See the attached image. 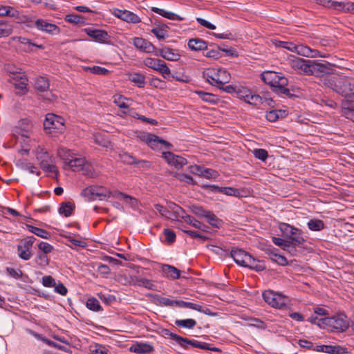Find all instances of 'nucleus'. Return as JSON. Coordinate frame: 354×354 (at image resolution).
Listing matches in <instances>:
<instances>
[{"label":"nucleus","instance_id":"obj_1","mask_svg":"<svg viewBox=\"0 0 354 354\" xmlns=\"http://www.w3.org/2000/svg\"><path fill=\"white\" fill-rule=\"evenodd\" d=\"M279 229L280 230L282 236L290 243L292 249L295 250L297 246L304 248L306 240L304 238V232L297 227H294L286 223H279Z\"/></svg>","mask_w":354,"mask_h":354},{"label":"nucleus","instance_id":"obj_2","mask_svg":"<svg viewBox=\"0 0 354 354\" xmlns=\"http://www.w3.org/2000/svg\"><path fill=\"white\" fill-rule=\"evenodd\" d=\"M162 333L164 336L170 337L185 349H188L189 346H192V347L201 348L203 350H208L216 352L221 351V350L217 347L210 346L208 343L201 342L195 339H189L187 337H183L176 333L171 332L169 329L167 328L162 329Z\"/></svg>","mask_w":354,"mask_h":354},{"label":"nucleus","instance_id":"obj_3","mask_svg":"<svg viewBox=\"0 0 354 354\" xmlns=\"http://www.w3.org/2000/svg\"><path fill=\"white\" fill-rule=\"evenodd\" d=\"M44 128L46 133L55 136L65 130L64 120L54 113H47L44 122Z\"/></svg>","mask_w":354,"mask_h":354},{"label":"nucleus","instance_id":"obj_4","mask_svg":"<svg viewBox=\"0 0 354 354\" xmlns=\"http://www.w3.org/2000/svg\"><path fill=\"white\" fill-rule=\"evenodd\" d=\"M261 79L265 84L270 86L271 91L274 93L276 92L277 87L281 84H288V80L283 73L272 71H266L261 73Z\"/></svg>","mask_w":354,"mask_h":354},{"label":"nucleus","instance_id":"obj_5","mask_svg":"<svg viewBox=\"0 0 354 354\" xmlns=\"http://www.w3.org/2000/svg\"><path fill=\"white\" fill-rule=\"evenodd\" d=\"M203 77L211 85L217 88L228 82L230 77V73L225 70L219 69L216 71L209 68L203 73Z\"/></svg>","mask_w":354,"mask_h":354},{"label":"nucleus","instance_id":"obj_6","mask_svg":"<svg viewBox=\"0 0 354 354\" xmlns=\"http://www.w3.org/2000/svg\"><path fill=\"white\" fill-rule=\"evenodd\" d=\"M310 68L308 75H314L324 78L328 75H333L335 65L327 61L319 62L317 60H311Z\"/></svg>","mask_w":354,"mask_h":354},{"label":"nucleus","instance_id":"obj_7","mask_svg":"<svg viewBox=\"0 0 354 354\" xmlns=\"http://www.w3.org/2000/svg\"><path fill=\"white\" fill-rule=\"evenodd\" d=\"M337 93L344 97L342 102H354V79L342 76Z\"/></svg>","mask_w":354,"mask_h":354},{"label":"nucleus","instance_id":"obj_8","mask_svg":"<svg viewBox=\"0 0 354 354\" xmlns=\"http://www.w3.org/2000/svg\"><path fill=\"white\" fill-rule=\"evenodd\" d=\"M236 97L243 100L246 103L259 107L263 104V97L259 95L254 94L247 87L239 86H236L235 92Z\"/></svg>","mask_w":354,"mask_h":354},{"label":"nucleus","instance_id":"obj_9","mask_svg":"<svg viewBox=\"0 0 354 354\" xmlns=\"http://www.w3.org/2000/svg\"><path fill=\"white\" fill-rule=\"evenodd\" d=\"M329 323V328L335 329L339 332L345 331L349 327V319L344 313H339L330 317V319H327Z\"/></svg>","mask_w":354,"mask_h":354},{"label":"nucleus","instance_id":"obj_10","mask_svg":"<svg viewBox=\"0 0 354 354\" xmlns=\"http://www.w3.org/2000/svg\"><path fill=\"white\" fill-rule=\"evenodd\" d=\"M262 296L265 302L273 308L282 309L286 307L285 297L280 295L274 294L272 290H265Z\"/></svg>","mask_w":354,"mask_h":354},{"label":"nucleus","instance_id":"obj_11","mask_svg":"<svg viewBox=\"0 0 354 354\" xmlns=\"http://www.w3.org/2000/svg\"><path fill=\"white\" fill-rule=\"evenodd\" d=\"M311 60L297 57L295 55H290L288 58V64L292 68L300 70L304 74L307 75L310 68Z\"/></svg>","mask_w":354,"mask_h":354},{"label":"nucleus","instance_id":"obj_12","mask_svg":"<svg viewBox=\"0 0 354 354\" xmlns=\"http://www.w3.org/2000/svg\"><path fill=\"white\" fill-rule=\"evenodd\" d=\"M84 31L96 42L106 44H110L111 36L105 30L86 28L84 29Z\"/></svg>","mask_w":354,"mask_h":354},{"label":"nucleus","instance_id":"obj_13","mask_svg":"<svg viewBox=\"0 0 354 354\" xmlns=\"http://www.w3.org/2000/svg\"><path fill=\"white\" fill-rule=\"evenodd\" d=\"M120 160L126 165H136L138 167H149L150 163L149 161L137 160L136 157L126 151H121L118 154Z\"/></svg>","mask_w":354,"mask_h":354},{"label":"nucleus","instance_id":"obj_14","mask_svg":"<svg viewBox=\"0 0 354 354\" xmlns=\"http://www.w3.org/2000/svg\"><path fill=\"white\" fill-rule=\"evenodd\" d=\"M162 157L169 165H173L177 169L182 168L187 164V161L185 158L176 155L171 151L162 152Z\"/></svg>","mask_w":354,"mask_h":354},{"label":"nucleus","instance_id":"obj_15","mask_svg":"<svg viewBox=\"0 0 354 354\" xmlns=\"http://www.w3.org/2000/svg\"><path fill=\"white\" fill-rule=\"evenodd\" d=\"M67 165L73 171H84L85 174L88 175V171L90 172V165L86 164V160L84 158H76L75 156L67 162Z\"/></svg>","mask_w":354,"mask_h":354},{"label":"nucleus","instance_id":"obj_16","mask_svg":"<svg viewBox=\"0 0 354 354\" xmlns=\"http://www.w3.org/2000/svg\"><path fill=\"white\" fill-rule=\"evenodd\" d=\"M35 26L40 30L51 35H57L60 32V28L54 24L47 22L42 19H38L35 21Z\"/></svg>","mask_w":354,"mask_h":354},{"label":"nucleus","instance_id":"obj_17","mask_svg":"<svg viewBox=\"0 0 354 354\" xmlns=\"http://www.w3.org/2000/svg\"><path fill=\"white\" fill-rule=\"evenodd\" d=\"M250 254L249 252L241 248L233 249L230 252V256L235 263L242 267L244 266L245 263H249L248 261H246Z\"/></svg>","mask_w":354,"mask_h":354},{"label":"nucleus","instance_id":"obj_18","mask_svg":"<svg viewBox=\"0 0 354 354\" xmlns=\"http://www.w3.org/2000/svg\"><path fill=\"white\" fill-rule=\"evenodd\" d=\"M133 44L136 48L147 53H151L155 49V46L152 43L142 37H135Z\"/></svg>","mask_w":354,"mask_h":354},{"label":"nucleus","instance_id":"obj_19","mask_svg":"<svg viewBox=\"0 0 354 354\" xmlns=\"http://www.w3.org/2000/svg\"><path fill=\"white\" fill-rule=\"evenodd\" d=\"M129 351L138 354H146L154 351V347L149 343L136 342L131 345Z\"/></svg>","mask_w":354,"mask_h":354},{"label":"nucleus","instance_id":"obj_20","mask_svg":"<svg viewBox=\"0 0 354 354\" xmlns=\"http://www.w3.org/2000/svg\"><path fill=\"white\" fill-rule=\"evenodd\" d=\"M250 263H245L244 266L245 268H248L250 270H255L256 272H261L266 269L265 263L263 261H261L255 259L251 254L247 259V261Z\"/></svg>","mask_w":354,"mask_h":354},{"label":"nucleus","instance_id":"obj_21","mask_svg":"<svg viewBox=\"0 0 354 354\" xmlns=\"http://www.w3.org/2000/svg\"><path fill=\"white\" fill-rule=\"evenodd\" d=\"M31 247L22 239L17 245V254L20 259L27 261L32 257Z\"/></svg>","mask_w":354,"mask_h":354},{"label":"nucleus","instance_id":"obj_22","mask_svg":"<svg viewBox=\"0 0 354 354\" xmlns=\"http://www.w3.org/2000/svg\"><path fill=\"white\" fill-rule=\"evenodd\" d=\"M342 75H335L333 76H330L329 75L325 76L322 81L323 84L332 89L335 92H337V88L339 87V83L340 82Z\"/></svg>","mask_w":354,"mask_h":354},{"label":"nucleus","instance_id":"obj_23","mask_svg":"<svg viewBox=\"0 0 354 354\" xmlns=\"http://www.w3.org/2000/svg\"><path fill=\"white\" fill-rule=\"evenodd\" d=\"M189 48L194 51H200L207 49L208 43L201 38L189 39L187 43Z\"/></svg>","mask_w":354,"mask_h":354},{"label":"nucleus","instance_id":"obj_24","mask_svg":"<svg viewBox=\"0 0 354 354\" xmlns=\"http://www.w3.org/2000/svg\"><path fill=\"white\" fill-rule=\"evenodd\" d=\"M17 79L14 78L15 80L14 82L15 88L18 90L17 94L24 95L28 91V78L25 75H17Z\"/></svg>","mask_w":354,"mask_h":354},{"label":"nucleus","instance_id":"obj_25","mask_svg":"<svg viewBox=\"0 0 354 354\" xmlns=\"http://www.w3.org/2000/svg\"><path fill=\"white\" fill-rule=\"evenodd\" d=\"M276 47H280L285 49H287L291 52H294L299 55L300 53V48L301 47V44H295L290 41H284L279 40H274L273 42Z\"/></svg>","mask_w":354,"mask_h":354},{"label":"nucleus","instance_id":"obj_26","mask_svg":"<svg viewBox=\"0 0 354 354\" xmlns=\"http://www.w3.org/2000/svg\"><path fill=\"white\" fill-rule=\"evenodd\" d=\"M162 270L165 277L167 278L177 279L180 277V270L173 266L164 264L162 265Z\"/></svg>","mask_w":354,"mask_h":354},{"label":"nucleus","instance_id":"obj_27","mask_svg":"<svg viewBox=\"0 0 354 354\" xmlns=\"http://www.w3.org/2000/svg\"><path fill=\"white\" fill-rule=\"evenodd\" d=\"M52 162L53 160L51 158L41 160L39 162V165L43 171L53 173L55 174L56 178H57V176L59 175V171L57 167L55 165L52 164Z\"/></svg>","mask_w":354,"mask_h":354},{"label":"nucleus","instance_id":"obj_28","mask_svg":"<svg viewBox=\"0 0 354 354\" xmlns=\"http://www.w3.org/2000/svg\"><path fill=\"white\" fill-rule=\"evenodd\" d=\"M19 127H15V132L19 135H21L22 137L29 138L28 134L29 127L30 126L29 120L22 119L19 120Z\"/></svg>","mask_w":354,"mask_h":354},{"label":"nucleus","instance_id":"obj_29","mask_svg":"<svg viewBox=\"0 0 354 354\" xmlns=\"http://www.w3.org/2000/svg\"><path fill=\"white\" fill-rule=\"evenodd\" d=\"M151 11L161 15L163 17H165V18L171 19V20H178V21L184 20V18L180 17V15L175 14L174 12H168L164 9L158 8L156 7H152Z\"/></svg>","mask_w":354,"mask_h":354},{"label":"nucleus","instance_id":"obj_30","mask_svg":"<svg viewBox=\"0 0 354 354\" xmlns=\"http://www.w3.org/2000/svg\"><path fill=\"white\" fill-rule=\"evenodd\" d=\"M75 209V205L74 203L69 201L63 202L60 204V206L58 209V212L60 214L64 215L66 217H68L73 214Z\"/></svg>","mask_w":354,"mask_h":354},{"label":"nucleus","instance_id":"obj_31","mask_svg":"<svg viewBox=\"0 0 354 354\" xmlns=\"http://www.w3.org/2000/svg\"><path fill=\"white\" fill-rule=\"evenodd\" d=\"M133 280L134 281L133 284L136 286H142L147 289L152 290H157V286L153 283V281L151 280L139 277H134V279Z\"/></svg>","mask_w":354,"mask_h":354},{"label":"nucleus","instance_id":"obj_32","mask_svg":"<svg viewBox=\"0 0 354 354\" xmlns=\"http://www.w3.org/2000/svg\"><path fill=\"white\" fill-rule=\"evenodd\" d=\"M196 93L204 102H209L212 104H216L220 101L218 95L207 93L203 91H196Z\"/></svg>","mask_w":354,"mask_h":354},{"label":"nucleus","instance_id":"obj_33","mask_svg":"<svg viewBox=\"0 0 354 354\" xmlns=\"http://www.w3.org/2000/svg\"><path fill=\"white\" fill-rule=\"evenodd\" d=\"M26 227L30 232L41 238L49 239L51 237L50 232L44 229L39 228L29 224H26Z\"/></svg>","mask_w":354,"mask_h":354},{"label":"nucleus","instance_id":"obj_34","mask_svg":"<svg viewBox=\"0 0 354 354\" xmlns=\"http://www.w3.org/2000/svg\"><path fill=\"white\" fill-rule=\"evenodd\" d=\"M64 20L74 25H84L86 24V18L82 15L73 13L66 15Z\"/></svg>","mask_w":354,"mask_h":354},{"label":"nucleus","instance_id":"obj_35","mask_svg":"<svg viewBox=\"0 0 354 354\" xmlns=\"http://www.w3.org/2000/svg\"><path fill=\"white\" fill-rule=\"evenodd\" d=\"M142 140L145 141L147 144L153 150L157 149L158 148V145L160 144V138L152 133L145 135Z\"/></svg>","mask_w":354,"mask_h":354},{"label":"nucleus","instance_id":"obj_36","mask_svg":"<svg viewBox=\"0 0 354 354\" xmlns=\"http://www.w3.org/2000/svg\"><path fill=\"white\" fill-rule=\"evenodd\" d=\"M168 207L169 209H171V210L169 213L171 214L172 216H174V218H171V219L174 221H176L177 223L183 224V221L180 220H178V217L179 216L180 212H181L183 214L185 213V209H183L178 205L176 204L175 203H173V202H169L168 203Z\"/></svg>","mask_w":354,"mask_h":354},{"label":"nucleus","instance_id":"obj_37","mask_svg":"<svg viewBox=\"0 0 354 354\" xmlns=\"http://www.w3.org/2000/svg\"><path fill=\"white\" fill-rule=\"evenodd\" d=\"M49 80L44 77H39L36 78L35 82V88L39 92H44L49 88Z\"/></svg>","mask_w":354,"mask_h":354},{"label":"nucleus","instance_id":"obj_38","mask_svg":"<svg viewBox=\"0 0 354 354\" xmlns=\"http://www.w3.org/2000/svg\"><path fill=\"white\" fill-rule=\"evenodd\" d=\"M206 219L207 223L214 228L221 229L223 226V221L218 218L212 211L209 212Z\"/></svg>","mask_w":354,"mask_h":354},{"label":"nucleus","instance_id":"obj_39","mask_svg":"<svg viewBox=\"0 0 354 354\" xmlns=\"http://www.w3.org/2000/svg\"><path fill=\"white\" fill-rule=\"evenodd\" d=\"M300 49V53L299 55L306 57H323L320 55L319 51L317 50L311 49L307 46H304L301 44V47Z\"/></svg>","mask_w":354,"mask_h":354},{"label":"nucleus","instance_id":"obj_40","mask_svg":"<svg viewBox=\"0 0 354 354\" xmlns=\"http://www.w3.org/2000/svg\"><path fill=\"white\" fill-rule=\"evenodd\" d=\"M286 86L287 85L281 84L280 86H277L276 88L275 93L279 95H285L287 97L290 98V99H294V98L297 97V95L291 93V91H294L293 87H292L290 88H287Z\"/></svg>","mask_w":354,"mask_h":354},{"label":"nucleus","instance_id":"obj_41","mask_svg":"<svg viewBox=\"0 0 354 354\" xmlns=\"http://www.w3.org/2000/svg\"><path fill=\"white\" fill-rule=\"evenodd\" d=\"M308 227L311 231H321L326 227L325 223L321 219H310L307 223Z\"/></svg>","mask_w":354,"mask_h":354},{"label":"nucleus","instance_id":"obj_42","mask_svg":"<svg viewBox=\"0 0 354 354\" xmlns=\"http://www.w3.org/2000/svg\"><path fill=\"white\" fill-rule=\"evenodd\" d=\"M57 156L63 160L64 163L67 165V162L71 161L75 154L70 149L61 147L57 149Z\"/></svg>","mask_w":354,"mask_h":354},{"label":"nucleus","instance_id":"obj_43","mask_svg":"<svg viewBox=\"0 0 354 354\" xmlns=\"http://www.w3.org/2000/svg\"><path fill=\"white\" fill-rule=\"evenodd\" d=\"M191 212L200 218H206L209 210L204 209L201 205H192L189 207Z\"/></svg>","mask_w":354,"mask_h":354},{"label":"nucleus","instance_id":"obj_44","mask_svg":"<svg viewBox=\"0 0 354 354\" xmlns=\"http://www.w3.org/2000/svg\"><path fill=\"white\" fill-rule=\"evenodd\" d=\"M12 26L6 21L0 20V38L8 37L12 33Z\"/></svg>","mask_w":354,"mask_h":354},{"label":"nucleus","instance_id":"obj_45","mask_svg":"<svg viewBox=\"0 0 354 354\" xmlns=\"http://www.w3.org/2000/svg\"><path fill=\"white\" fill-rule=\"evenodd\" d=\"M122 20L133 24H138L141 21L140 18L133 12L127 10H124L123 16H122Z\"/></svg>","mask_w":354,"mask_h":354},{"label":"nucleus","instance_id":"obj_46","mask_svg":"<svg viewBox=\"0 0 354 354\" xmlns=\"http://www.w3.org/2000/svg\"><path fill=\"white\" fill-rule=\"evenodd\" d=\"M353 102H342L343 113L347 119L354 122V108L351 103Z\"/></svg>","mask_w":354,"mask_h":354},{"label":"nucleus","instance_id":"obj_47","mask_svg":"<svg viewBox=\"0 0 354 354\" xmlns=\"http://www.w3.org/2000/svg\"><path fill=\"white\" fill-rule=\"evenodd\" d=\"M86 306L87 308L94 312H99L103 310V308L101 306L99 301L93 297H90L87 299Z\"/></svg>","mask_w":354,"mask_h":354},{"label":"nucleus","instance_id":"obj_48","mask_svg":"<svg viewBox=\"0 0 354 354\" xmlns=\"http://www.w3.org/2000/svg\"><path fill=\"white\" fill-rule=\"evenodd\" d=\"M80 195L87 198L88 201L96 200L97 196V192H95L94 188L91 186H88L82 189Z\"/></svg>","mask_w":354,"mask_h":354},{"label":"nucleus","instance_id":"obj_49","mask_svg":"<svg viewBox=\"0 0 354 354\" xmlns=\"http://www.w3.org/2000/svg\"><path fill=\"white\" fill-rule=\"evenodd\" d=\"M129 80L135 83L138 87L144 88L145 85V76L143 74L135 73L131 74Z\"/></svg>","mask_w":354,"mask_h":354},{"label":"nucleus","instance_id":"obj_50","mask_svg":"<svg viewBox=\"0 0 354 354\" xmlns=\"http://www.w3.org/2000/svg\"><path fill=\"white\" fill-rule=\"evenodd\" d=\"M171 174L178 180L182 182H185L189 185H195L196 181L194 178L189 174L184 173H178V172H171Z\"/></svg>","mask_w":354,"mask_h":354},{"label":"nucleus","instance_id":"obj_51","mask_svg":"<svg viewBox=\"0 0 354 354\" xmlns=\"http://www.w3.org/2000/svg\"><path fill=\"white\" fill-rule=\"evenodd\" d=\"M175 324L178 327L192 329L196 326V322L193 319H176L175 321Z\"/></svg>","mask_w":354,"mask_h":354},{"label":"nucleus","instance_id":"obj_52","mask_svg":"<svg viewBox=\"0 0 354 354\" xmlns=\"http://www.w3.org/2000/svg\"><path fill=\"white\" fill-rule=\"evenodd\" d=\"M165 56L164 59L169 61H178L180 55L177 53V50L170 48L165 46Z\"/></svg>","mask_w":354,"mask_h":354},{"label":"nucleus","instance_id":"obj_53","mask_svg":"<svg viewBox=\"0 0 354 354\" xmlns=\"http://www.w3.org/2000/svg\"><path fill=\"white\" fill-rule=\"evenodd\" d=\"M148 297L153 298L155 301H157L159 304L164 306H174V301L169 298L162 297L157 294H149L147 295Z\"/></svg>","mask_w":354,"mask_h":354},{"label":"nucleus","instance_id":"obj_54","mask_svg":"<svg viewBox=\"0 0 354 354\" xmlns=\"http://www.w3.org/2000/svg\"><path fill=\"white\" fill-rule=\"evenodd\" d=\"M95 192H97V196L100 200H105L111 196V192L102 186L91 185Z\"/></svg>","mask_w":354,"mask_h":354},{"label":"nucleus","instance_id":"obj_55","mask_svg":"<svg viewBox=\"0 0 354 354\" xmlns=\"http://www.w3.org/2000/svg\"><path fill=\"white\" fill-rule=\"evenodd\" d=\"M35 261L39 266L45 268L49 265L50 259L47 257L46 254L38 252L35 259Z\"/></svg>","mask_w":354,"mask_h":354},{"label":"nucleus","instance_id":"obj_56","mask_svg":"<svg viewBox=\"0 0 354 354\" xmlns=\"http://www.w3.org/2000/svg\"><path fill=\"white\" fill-rule=\"evenodd\" d=\"M157 68V71L160 73L165 79L168 81H171V79L170 78V75L171 74V71L163 60L161 61L160 66Z\"/></svg>","mask_w":354,"mask_h":354},{"label":"nucleus","instance_id":"obj_57","mask_svg":"<svg viewBox=\"0 0 354 354\" xmlns=\"http://www.w3.org/2000/svg\"><path fill=\"white\" fill-rule=\"evenodd\" d=\"M272 242L274 243V244H275L276 245L280 247L283 250H288V251H290L288 249L290 248H292V247L290 246V243L291 242H288L286 240V239H283L280 238V237L273 236L272 238Z\"/></svg>","mask_w":354,"mask_h":354},{"label":"nucleus","instance_id":"obj_58","mask_svg":"<svg viewBox=\"0 0 354 354\" xmlns=\"http://www.w3.org/2000/svg\"><path fill=\"white\" fill-rule=\"evenodd\" d=\"M36 153V159L38 162L43 160H47V159H51V156H50L49 153L46 151V149L44 147H41L40 146H38L35 150Z\"/></svg>","mask_w":354,"mask_h":354},{"label":"nucleus","instance_id":"obj_59","mask_svg":"<svg viewBox=\"0 0 354 354\" xmlns=\"http://www.w3.org/2000/svg\"><path fill=\"white\" fill-rule=\"evenodd\" d=\"M93 139L95 144L102 147H108L110 145V141L101 133L94 135Z\"/></svg>","mask_w":354,"mask_h":354},{"label":"nucleus","instance_id":"obj_60","mask_svg":"<svg viewBox=\"0 0 354 354\" xmlns=\"http://www.w3.org/2000/svg\"><path fill=\"white\" fill-rule=\"evenodd\" d=\"M86 71H89L90 73L96 75H106L109 73V71L106 69V68L98 66H94L92 67H86L85 68Z\"/></svg>","mask_w":354,"mask_h":354},{"label":"nucleus","instance_id":"obj_61","mask_svg":"<svg viewBox=\"0 0 354 354\" xmlns=\"http://www.w3.org/2000/svg\"><path fill=\"white\" fill-rule=\"evenodd\" d=\"M174 306H177L179 308H188L193 310L198 309L197 304L185 301L183 300H174Z\"/></svg>","mask_w":354,"mask_h":354},{"label":"nucleus","instance_id":"obj_62","mask_svg":"<svg viewBox=\"0 0 354 354\" xmlns=\"http://www.w3.org/2000/svg\"><path fill=\"white\" fill-rule=\"evenodd\" d=\"M162 59L147 57L144 60V64L146 66L157 71V68L160 66Z\"/></svg>","mask_w":354,"mask_h":354},{"label":"nucleus","instance_id":"obj_63","mask_svg":"<svg viewBox=\"0 0 354 354\" xmlns=\"http://www.w3.org/2000/svg\"><path fill=\"white\" fill-rule=\"evenodd\" d=\"M163 234L165 236V241L167 244L171 245L176 241V235L173 230L169 228L164 229Z\"/></svg>","mask_w":354,"mask_h":354},{"label":"nucleus","instance_id":"obj_64","mask_svg":"<svg viewBox=\"0 0 354 354\" xmlns=\"http://www.w3.org/2000/svg\"><path fill=\"white\" fill-rule=\"evenodd\" d=\"M181 218L185 221L187 224H189L190 225L193 226L195 228H198V226L201 225V221L196 220L194 216L187 214L186 213H184L183 215H182Z\"/></svg>","mask_w":354,"mask_h":354}]
</instances>
